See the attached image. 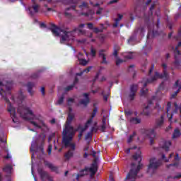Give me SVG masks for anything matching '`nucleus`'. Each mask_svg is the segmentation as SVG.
<instances>
[{
  "label": "nucleus",
  "mask_w": 181,
  "mask_h": 181,
  "mask_svg": "<svg viewBox=\"0 0 181 181\" xmlns=\"http://www.w3.org/2000/svg\"><path fill=\"white\" fill-rule=\"evenodd\" d=\"M171 145H172V142H170V141H164L163 142V145H162L161 148L163 149H165V152H169V149H170Z\"/></svg>",
  "instance_id": "16"
},
{
  "label": "nucleus",
  "mask_w": 181,
  "mask_h": 181,
  "mask_svg": "<svg viewBox=\"0 0 181 181\" xmlns=\"http://www.w3.org/2000/svg\"><path fill=\"white\" fill-rule=\"evenodd\" d=\"M98 127H92L90 129V132H98Z\"/></svg>",
  "instance_id": "53"
},
{
  "label": "nucleus",
  "mask_w": 181,
  "mask_h": 181,
  "mask_svg": "<svg viewBox=\"0 0 181 181\" xmlns=\"http://www.w3.org/2000/svg\"><path fill=\"white\" fill-rule=\"evenodd\" d=\"M32 78H37L39 77V74L35 73L31 76Z\"/></svg>",
  "instance_id": "59"
},
{
  "label": "nucleus",
  "mask_w": 181,
  "mask_h": 181,
  "mask_svg": "<svg viewBox=\"0 0 181 181\" xmlns=\"http://www.w3.org/2000/svg\"><path fill=\"white\" fill-rule=\"evenodd\" d=\"M107 129V124H102L100 126L101 132H105V129Z\"/></svg>",
  "instance_id": "50"
},
{
  "label": "nucleus",
  "mask_w": 181,
  "mask_h": 181,
  "mask_svg": "<svg viewBox=\"0 0 181 181\" xmlns=\"http://www.w3.org/2000/svg\"><path fill=\"white\" fill-rule=\"evenodd\" d=\"M175 162H180V156H179V153H176L175 156L174 157Z\"/></svg>",
  "instance_id": "46"
},
{
  "label": "nucleus",
  "mask_w": 181,
  "mask_h": 181,
  "mask_svg": "<svg viewBox=\"0 0 181 181\" xmlns=\"http://www.w3.org/2000/svg\"><path fill=\"white\" fill-rule=\"evenodd\" d=\"M135 42V36L132 35L127 40V43L129 45H134V42Z\"/></svg>",
  "instance_id": "31"
},
{
  "label": "nucleus",
  "mask_w": 181,
  "mask_h": 181,
  "mask_svg": "<svg viewBox=\"0 0 181 181\" xmlns=\"http://www.w3.org/2000/svg\"><path fill=\"white\" fill-rule=\"evenodd\" d=\"M83 97L86 99H82L79 101V104L81 105H84V107H87L88 104H90V98L88 97V93H83Z\"/></svg>",
  "instance_id": "15"
},
{
  "label": "nucleus",
  "mask_w": 181,
  "mask_h": 181,
  "mask_svg": "<svg viewBox=\"0 0 181 181\" xmlns=\"http://www.w3.org/2000/svg\"><path fill=\"white\" fill-rule=\"evenodd\" d=\"M49 30H51L54 36H60L61 45H66L67 42H70L74 37V32H77V28H74L71 31H67L53 23H50Z\"/></svg>",
  "instance_id": "2"
},
{
  "label": "nucleus",
  "mask_w": 181,
  "mask_h": 181,
  "mask_svg": "<svg viewBox=\"0 0 181 181\" xmlns=\"http://www.w3.org/2000/svg\"><path fill=\"white\" fill-rule=\"evenodd\" d=\"M105 49L99 50V57L102 58V61L100 62L101 64H108V62L107 61V57L105 56Z\"/></svg>",
  "instance_id": "13"
},
{
  "label": "nucleus",
  "mask_w": 181,
  "mask_h": 181,
  "mask_svg": "<svg viewBox=\"0 0 181 181\" xmlns=\"http://www.w3.org/2000/svg\"><path fill=\"white\" fill-rule=\"evenodd\" d=\"M149 83H152V82H148V79L146 80V81L144 83L143 85V88L141 90V92H140V95H146V94H148V88H146V90L144 89L145 87H146V86H148V84H149Z\"/></svg>",
  "instance_id": "19"
},
{
  "label": "nucleus",
  "mask_w": 181,
  "mask_h": 181,
  "mask_svg": "<svg viewBox=\"0 0 181 181\" xmlns=\"http://www.w3.org/2000/svg\"><path fill=\"white\" fill-rule=\"evenodd\" d=\"M130 124H134V125H138L142 122V119L139 117H130L129 119Z\"/></svg>",
  "instance_id": "18"
},
{
  "label": "nucleus",
  "mask_w": 181,
  "mask_h": 181,
  "mask_svg": "<svg viewBox=\"0 0 181 181\" xmlns=\"http://www.w3.org/2000/svg\"><path fill=\"white\" fill-rule=\"evenodd\" d=\"M25 111H27V114H29V115L33 116V111H32V110H30V108L27 107L25 109Z\"/></svg>",
  "instance_id": "51"
},
{
  "label": "nucleus",
  "mask_w": 181,
  "mask_h": 181,
  "mask_svg": "<svg viewBox=\"0 0 181 181\" xmlns=\"http://www.w3.org/2000/svg\"><path fill=\"white\" fill-rule=\"evenodd\" d=\"M142 133L146 134L150 139V145H153V139L156 136V133H155V129H144L142 130Z\"/></svg>",
  "instance_id": "7"
},
{
  "label": "nucleus",
  "mask_w": 181,
  "mask_h": 181,
  "mask_svg": "<svg viewBox=\"0 0 181 181\" xmlns=\"http://www.w3.org/2000/svg\"><path fill=\"white\" fill-rule=\"evenodd\" d=\"M98 170V167L97 165V163H92L90 168L86 167L84 169L80 171L79 174H77L76 180L78 181L80 177H83V176H85V175H88V172H90V176H95Z\"/></svg>",
  "instance_id": "3"
},
{
  "label": "nucleus",
  "mask_w": 181,
  "mask_h": 181,
  "mask_svg": "<svg viewBox=\"0 0 181 181\" xmlns=\"http://www.w3.org/2000/svg\"><path fill=\"white\" fill-rule=\"evenodd\" d=\"M98 77H100V72H98L95 76V78L93 79V81L95 82L98 79Z\"/></svg>",
  "instance_id": "60"
},
{
  "label": "nucleus",
  "mask_w": 181,
  "mask_h": 181,
  "mask_svg": "<svg viewBox=\"0 0 181 181\" xmlns=\"http://www.w3.org/2000/svg\"><path fill=\"white\" fill-rule=\"evenodd\" d=\"M91 69H93V66H88L86 69L83 71V73H89Z\"/></svg>",
  "instance_id": "56"
},
{
  "label": "nucleus",
  "mask_w": 181,
  "mask_h": 181,
  "mask_svg": "<svg viewBox=\"0 0 181 181\" xmlns=\"http://www.w3.org/2000/svg\"><path fill=\"white\" fill-rule=\"evenodd\" d=\"M74 119V115L71 113L68 114L66 122L65 123V127L63 129L62 134V144H65V146H71L72 149H74V144L71 143L73 141V136H74V127L71 126V122Z\"/></svg>",
  "instance_id": "1"
},
{
  "label": "nucleus",
  "mask_w": 181,
  "mask_h": 181,
  "mask_svg": "<svg viewBox=\"0 0 181 181\" xmlns=\"http://www.w3.org/2000/svg\"><path fill=\"white\" fill-rule=\"evenodd\" d=\"M133 159H134V160H138V159H139V158H141V151H138V153H136L134 155L132 156Z\"/></svg>",
  "instance_id": "34"
},
{
  "label": "nucleus",
  "mask_w": 181,
  "mask_h": 181,
  "mask_svg": "<svg viewBox=\"0 0 181 181\" xmlns=\"http://www.w3.org/2000/svg\"><path fill=\"white\" fill-rule=\"evenodd\" d=\"M144 22L146 28H148L147 38L150 39V37H155V36L158 35V31L153 30L155 28V24L153 23V21H151L150 17L147 16V17H145Z\"/></svg>",
  "instance_id": "4"
},
{
  "label": "nucleus",
  "mask_w": 181,
  "mask_h": 181,
  "mask_svg": "<svg viewBox=\"0 0 181 181\" xmlns=\"http://www.w3.org/2000/svg\"><path fill=\"white\" fill-rule=\"evenodd\" d=\"M77 2H78L77 0H69V4H74V5H76Z\"/></svg>",
  "instance_id": "64"
},
{
  "label": "nucleus",
  "mask_w": 181,
  "mask_h": 181,
  "mask_svg": "<svg viewBox=\"0 0 181 181\" xmlns=\"http://www.w3.org/2000/svg\"><path fill=\"white\" fill-rule=\"evenodd\" d=\"M119 50V47L115 46L114 48V52H113V56L115 57H118V51Z\"/></svg>",
  "instance_id": "33"
},
{
  "label": "nucleus",
  "mask_w": 181,
  "mask_h": 181,
  "mask_svg": "<svg viewBox=\"0 0 181 181\" xmlns=\"http://www.w3.org/2000/svg\"><path fill=\"white\" fill-rule=\"evenodd\" d=\"M86 25L88 26V29H90V30H93L94 29V24H93V23H88Z\"/></svg>",
  "instance_id": "43"
},
{
  "label": "nucleus",
  "mask_w": 181,
  "mask_h": 181,
  "mask_svg": "<svg viewBox=\"0 0 181 181\" xmlns=\"http://www.w3.org/2000/svg\"><path fill=\"white\" fill-rule=\"evenodd\" d=\"M102 125H107V118L105 116H103L102 119Z\"/></svg>",
  "instance_id": "55"
},
{
  "label": "nucleus",
  "mask_w": 181,
  "mask_h": 181,
  "mask_svg": "<svg viewBox=\"0 0 181 181\" xmlns=\"http://www.w3.org/2000/svg\"><path fill=\"white\" fill-rule=\"evenodd\" d=\"M145 29H146V27H140L137 29L136 32H139L142 35L145 32Z\"/></svg>",
  "instance_id": "41"
},
{
  "label": "nucleus",
  "mask_w": 181,
  "mask_h": 181,
  "mask_svg": "<svg viewBox=\"0 0 181 181\" xmlns=\"http://www.w3.org/2000/svg\"><path fill=\"white\" fill-rule=\"evenodd\" d=\"M88 125H90V124H87V122H86V123L85 124V127L83 128V127H81V126H78V130L81 129V132L83 133V132H84V131H86V129H87V128H88Z\"/></svg>",
  "instance_id": "36"
},
{
  "label": "nucleus",
  "mask_w": 181,
  "mask_h": 181,
  "mask_svg": "<svg viewBox=\"0 0 181 181\" xmlns=\"http://www.w3.org/2000/svg\"><path fill=\"white\" fill-rule=\"evenodd\" d=\"M75 86L72 83L70 86H66L64 90L65 91H71V90H73V88H74Z\"/></svg>",
  "instance_id": "39"
},
{
  "label": "nucleus",
  "mask_w": 181,
  "mask_h": 181,
  "mask_svg": "<svg viewBox=\"0 0 181 181\" xmlns=\"http://www.w3.org/2000/svg\"><path fill=\"white\" fill-rule=\"evenodd\" d=\"M143 114H144V115H146V117H148V115H150L149 105H147L145 107V108L143 110Z\"/></svg>",
  "instance_id": "29"
},
{
  "label": "nucleus",
  "mask_w": 181,
  "mask_h": 181,
  "mask_svg": "<svg viewBox=\"0 0 181 181\" xmlns=\"http://www.w3.org/2000/svg\"><path fill=\"white\" fill-rule=\"evenodd\" d=\"M161 158H162V160H164L165 162L166 163L169 162V158H166V155L163 153Z\"/></svg>",
  "instance_id": "54"
},
{
  "label": "nucleus",
  "mask_w": 181,
  "mask_h": 181,
  "mask_svg": "<svg viewBox=\"0 0 181 181\" xmlns=\"http://www.w3.org/2000/svg\"><path fill=\"white\" fill-rule=\"evenodd\" d=\"M117 18L115 19V23L112 25L113 28H118V24L119 23V22H121L122 18L124 17V16H122V14H117Z\"/></svg>",
  "instance_id": "20"
},
{
  "label": "nucleus",
  "mask_w": 181,
  "mask_h": 181,
  "mask_svg": "<svg viewBox=\"0 0 181 181\" xmlns=\"http://www.w3.org/2000/svg\"><path fill=\"white\" fill-rule=\"evenodd\" d=\"M6 103H8V107L7 108V111L10 112V116L13 119V122H15V117H16V109L12 106V103H11V101H9V99L8 98H5Z\"/></svg>",
  "instance_id": "8"
},
{
  "label": "nucleus",
  "mask_w": 181,
  "mask_h": 181,
  "mask_svg": "<svg viewBox=\"0 0 181 181\" xmlns=\"http://www.w3.org/2000/svg\"><path fill=\"white\" fill-rule=\"evenodd\" d=\"M93 30L94 33H102V32H104V28L99 29L98 28L95 27V28H93Z\"/></svg>",
  "instance_id": "37"
},
{
  "label": "nucleus",
  "mask_w": 181,
  "mask_h": 181,
  "mask_svg": "<svg viewBox=\"0 0 181 181\" xmlns=\"http://www.w3.org/2000/svg\"><path fill=\"white\" fill-rule=\"evenodd\" d=\"M30 124H32V125H33L34 127H35V128H39L40 129H42V127H44L46 128V124H45V122H41V125L38 124L37 123H36V122L35 121H31Z\"/></svg>",
  "instance_id": "23"
},
{
  "label": "nucleus",
  "mask_w": 181,
  "mask_h": 181,
  "mask_svg": "<svg viewBox=\"0 0 181 181\" xmlns=\"http://www.w3.org/2000/svg\"><path fill=\"white\" fill-rule=\"evenodd\" d=\"M132 114V112L131 111V110H124V115L126 117H130V115Z\"/></svg>",
  "instance_id": "42"
},
{
  "label": "nucleus",
  "mask_w": 181,
  "mask_h": 181,
  "mask_svg": "<svg viewBox=\"0 0 181 181\" xmlns=\"http://www.w3.org/2000/svg\"><path fill=\"white\" fill-rule=\"evenodd\" d=\"M34 87H35V83L28 82L27 83L28 91L30 94V95H33V91L32 90L33 89Z\"/></svg>",
  "instance_id": "21"
},
{
  "label": "nucleus",
  "mask_w": 181,
  "mask_h": 181,
  "mask_svg": "<svg viewBox=\"0 0 181 181\" xmlns=\"http://www.w3.org/2000/svg\"><path fill=\"white\" fill-rule=\"evenodd\" d=\"M71 104H73V103H74V98H70L67 100V105H68L71 106Z\"/></svg>",
  "instance_id": "49"
},
{
  "label": "nucleus",
  "mask_w": 181,
  "mask_h": 181,
  "mask_svg": "<svg viewBox=\"0 0 181 181\" xmlns=\"http://www.w3.org/2000/svg\"><path fill=\"white\" fill-rule=\"evenodd\" d=\"M163 165V160L162 159H156V158H151L148 161V170H153L156 172L160 166Z\"/></svg>",
  "instance_id": "6"
},
{
  "label": "nucleus",
  "mask_w": 181,
  "mask_h": 181,
  "mask_svg": "<svg viewBox=\"0 0 181 181\" xmlns=\"http://www.w3.org/2000/svg\"><path fill=\"white\" fill-rule=\"evenodd\" d=\"M181 135L180 130L179 129H175L174 132L173 133V139H176V138H179Z\"/></svg>",
  "instance_id": "24"
},
{
  "label": "nucleus",
  "mask_w": 181,
  "mask_h": 181,
  "mask_svg": "<svg viewBox=\"0 0 181 181\" xmlns=\"http://www.w3.org/2000/svg\"><path fill=\"white\" fill-rule=\"evenodd\" d=\"M81 15H82L83 16H90V15H94V11L93 10H89L88 12L81 13Z\"/></svg>",
  "instance_id": "32"
},
{
  "label": "nucleus",
  "mask_w": 181,
  "mask_h": 181,
  "mask_svg": "<svg viewBox=\"0 0 181 181\" xmlns=\"http://www.w3.org/2000/svg\"><path fill=\"white\" fill-rule=\"evenodd\" d=\"M45 166H47L52 172H55L56 173H59V168L57 166H54L52 163H49L48 161H44Z\"/></svg>",
  "instance_id": "14"
},
{
  "label": "nucleus",
  "mask_w": 181,
  "mask_h": 181,
  "mask_svg": "<svg viewBox=\"0 0 181 181\" xmlns=\"http://www.w3.org/2000/svg\"><path fill=\"white\" fill-rule=\"evenodd\" d=\"M165 122V115H162L160 118L156 119V125L153 129H156L157 128H161Z\"/></svg>",
  "instance_id": "11"
},
{
  "label": "nucleus",
  "mask_w": 181,
  "mask_h": 181,
  "mask_svg": "<svg viewBox=\"0 0 181 181\" xmlns=\"http://www.w3.org/2000/svg\"><path fill=\"white\" fill-rule=\"evenodd\" d=\"M170 166H174L175 168H177V166H179V161H175L174 163H171L167 165V168H170Z\"/></svg>",
  "instance_id": "45"
},
{
  "label": "nucleus",
  "mask_w": 181,
  "mask_h": 181,
  "mask_svg": "<svg viewBox=\"0 0 181 181\" xmlns=\"http://www.w3.org/2000/svg\"><path fill=\"white\" fill-rule=\"evenodd\" d=\"M32 8L35 13H37L39 12V8H40V6L39 4L34 3L32 6Z\"/></svg>",
  "instance_id": "27"
},
{
  "label": "nucleus",
  "mask_w": 181,
  "mask_h": 181,
  "mask_svg": "<svg viewBox=\"0 0 181 181\" xmlns=\"http://www.w3.org/2000/svg\"><path fill=\"white\" fill-rule=\"evenodd\" d=\"M81 9H84V8H88V4L86 1H83L82 4L79 6Z\"/></svg>",
  "instance_id": "38"
},
{
  "label": "nucleus",
  "mask_w": 181,
  "mask_h": 181,
  "mask_svg": "<svg viewBox=\"0 0 181 181\" xmlns=\"http://www.w3.org/2000/svg\"><path fill=\"white\" fill-rule=\"evenodd\" d=\"M3 171L11 175V173H12V166L11 165H6L4 168H3Z\"/></svg>",
  "instance_id": "25"
},
{
  "label": "nucleus",
  "mask_w": 181,
  "mask_h": 181,
  "mask_svg": "<svg viewBox=\"0 0 181 181\" xmlns=\"http://www.w3.org/2000/svg\"><path fill=\"white\" fill-rule=\"evenodd\" d=\"M124 59H127L128 60L131 59H134V55H132V52H128L123 54Z\"/></svg>",
  "instance_id": "26"
},
{
  "label": "nucleus",
  "mask_w": 181,
  "mask_h": 181,
  "mask_svg": "<svg viewBox=\"0 0 181 181\" xmlns=\"http://www.w3.org/2000/svg\"><path fill=\"white\" fill-rule=\"evenodd\" d=\"M103 11V8H98V10L96 11V15H101V12Z\"/></svg>",
  "instance_id": "61"
},
{
  "label": "nucleus",
  "mask_w": 181,
  "mask_h": 181,
  "mask_svg": "<svg viewBox=\"0 0 181 181\" xmlns=\"http://www.w3.org/2000/svg\"><path fill=\"white\" fill-rule=\"evenodd\" d=\"M70 9H72L73 11H76V5L71 6V7H68L66 8V11H70Z\"/></svg>",
  "instance_id": "57"
},
{
  "label": "nucleus",
  "mask_w": 181,
  "mask_h": 181,
  "mask_svg": "<svg viewBox=\"0 0 181 181\" xmlns=\"http://www.w3.org/2000/svg\"><path fill=\"white\" fill-rule=\"evenodd\" d=\"M98 111V109H97V107H95L93 109V112H92L90 119H88V121H87V124H91V122H93V119H94V117L97 115Z\"/></svg>",
  "instance_id": "22"
},
{
  "label": "nucleus",
  "mask_w": 181,
  "mask_h": 181,
  "mask_svg": "<svg viewBox=\"0 0 181 181\" xmlns=\"http://www.w3.org/2000/svg\"><path fill=\"white\" fill-rule=\"evenodd\" d=\"M65 148H69V146L71 148L65 154H64V158L66 160H70L73 156H74V151H76V144H74V149L71 147V146L69 145L66 146V144H64Z\"/></svg>",
  "instance_id": "9"
},
{
  "label": "nucleus",
  "mask_w": 181,
  "mask_h": 181,
  "mask_svg": "<svg viewBox=\"0 0 181 181\" xmlns=\"http://www.w3.org/2000/svg\"><path fill=\"white\" fill-rule=\"evenodd\" d=\"M91 132H88L85 137V139H91L93 138V134H91Z\"/></svg>",
  "instance_id": "52"
},
{
  "label": "nucleus",
  "mask_w": 181,
  "mask_h": 181,
  "mask_svg": "<svg viewBox=\"0 0 181 181\" xmlns=\"http://www.w3.org/2000/svg\"><path fill=\"white\" fill-rule=\"evenodd\" d=\"M137 91L138 85L133 84L130 86V93L129 94V98L130 101H134V100H135V95H136Z\"/></svg>",
  "instance_id": "10"
},
{
  "label": "nucleus",
  "mask_w": 181,
  "mask_h": 181,
  "mask_svg": "<svg viewBox=\"0 0 181 181\" xmlns=\"http://www.w3.org/2000/svg\"><path fill=\"white\" fill-rule=\"evenodd\" d=\"M37 173L40 175L41 180H45V179H47L50 177L47 172L43 170V168H38Z\"/></svg>",
  "instance_id": "12"
},
{
  "label": "nucleus",
  "mask_w": 181,
  "mask_h": 181,
  "mask_svg": "<svg viewBox=\"0 0 181 181\" xmlns=\"http://www.w3.org/2000/svg\"><path fill=\"white\" fill-rule=\"evenodd\" d=\"M87 63H88V62L86 59H79V64H81V66H87Z\"/></svg>",
  "instance_id": "40"
},
{
  "label": "nucleus",
  "mask_w": 181,
  "mask_h": 181,
  "mask_svg": "<svg viewBox=\"0 0 181 181\" xmlns=\"http://www.w3.org/2000/svg\"><path fill=\"white\" fill-rule=\"evenodd\" d=\"M162 67L163 69V74H159V72H156L155 76L151 77V78L147 79V83H153V81H156L158 78H165V80H168L169 78V74L166 71V69L168 68V66L166 64H163Z\"/></svg>",
  "instance_id": "5"
},
{
  "label": "nucleus",
  "mask_w": 181,
  "mask_h": 181,
  "mask_svg": "<svg viewBox=\"0 0 181 181\" xmlns=\"http://www.w3.org/2000/svg\"><path fill=\"white\" fill-rule=\"evenodd\" d=\"M181 173H178V174L173 177V179H180Z\"/></svg>",
  "instance_id": "58"
},
{
  "label": "nucleus",
  "mask_w": 181,
  "mask_h": 181,
  "mask_svg": "<svg viewBox=\"0 0 181 181\" xmlns=\"http://www.w3.org/2000/svg\"><path fill=\"white\" fill-rule=\"evenodd\" d=\"M119 0H112L109 2V5H111L112 4H117Z\"/></svg>",
  "instance_id": "63"
},
{
  "label": "nucleus",
  "mask_w": 181,
  "mask_h": 181,
  "mask_svg": "<svg viewBox=\"0 0 181 181\" xmlns=\"http://www.w3.org/2000/svg\"><path fill=\"white\" fill-rule=\"evenodd\" d=\"M95 54H97V50H95L94 47H90V56L92 57H95Z\"/></svg>",
  "instance_id": "35"
},
{
  "label": "nucleus",
  "mask_w": 181,
  "mask_h": 181,
  "mask_svg": "<svg viewBox=\"0 0 181 181\" xmlns=\"http://www.w3.org/2000/svg\"><path fill=\"white\" fill-rule=\"evenodd\" d=\"M153 9H155V4H152L150 7V12H149L150 16H152V15H153V12H152Z\"/></svg>",
  "instance_id": "48"
},
{
  "label": "nucleus",
  "mask_w": 181,
  "mask_h": 181,
  "mask_svg": "<svg viewBox=\"0 0 181 181\" xmlns=\"http://www.w3.org/2000/svg\"><path fill=\"white\" fill-rule=\"evenodd\" d=\"M78 83V78L76 77L72 84H74V86H76Z\"/></svg>",
  "instance_id": "62"
},
{
  "label": "nucleus",
  "mask_w": 181,
  "mask_h": 181,
  "mask_svg": "<svg viewBox=\"0 0 181 181\" xmlns=\"http://www.w3.org/2000/svg\"><path fill=\"white\" fill-rule=\"evenodd\" d=\"M136 136V132H134L132 135L129 136V137L127 139V144H131L132 142L134 137Z\"/></svg>",
  "instance_id": "28"
},
{
  "label": "nucleus",
  "mask_w": 181,
  "mask_h": 181,
  "mask_svg": "<svg viewBox=\"0 0 181 181\" xmlns=\"http://www.w3.org/2000/svg\"><path fill=\"white\" fill-rule=\"evenodd\" d=\"M63 103H64V95H62L59 100L57 102V104L58 105H62V104H63Z\"/></svg>",
  "instance_id": "30"
},
{
  "label": "nucleus",
  "mask_w": 181,
  "mask_h": 181,
  "mask_svg": "<svg viewBox=\"0 0 181 181\" xmlns=\"http://www.w3.org/2000/svg\"><path fill=\"white\" fill-rule=\"evenodd\" d=\"M53 149V145L52 144H49L48 146V148H47V153H48V155H52V151Z\"/></svg>",
  "instance_id": "44"
},
{
  "label": "nucleus",
  "mask_w": 181,
  "mask_h": 181,
  "mask_svg": "<svg viewBox=\"0 0 181 181\" xmlns=\"http://www.w3.org/2000/svg\"><path fill=\"white\" fill-rule=\"evenodd\" d=\"M40 138H42V141H41V144L38 146V149L41 151V152H43V145H45V139H46V134H45V133L40 134Z\"/></svg>",
  "instance_id": "17"
},
{
  "label": "nucleus",
  "mask_w": 181,
  "mask_h": 181,
  "mask_svg": "<svg viewBox=\"0 0 181 181\" xmlns=\"http://www.w3.org/2000/svg\"><path fill=\"white\" fill-rule=\"evenodd\" d=\"M124 60L119 59V58H117L115 63H116V66H119V64H121V63H124Z\"/></svg>",
  "instance_id": "47"
}]
</instances>
